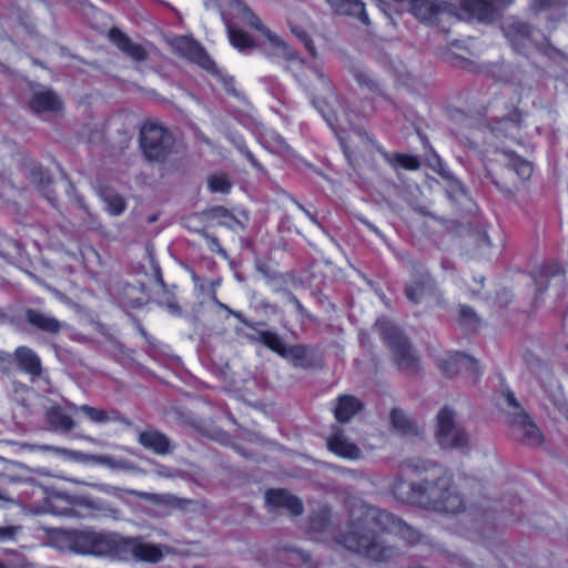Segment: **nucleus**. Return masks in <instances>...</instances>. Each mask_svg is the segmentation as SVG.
Returning a JSON list of instances; mask_svg holds the SVG:
<instances>
[{
  "label": "nucleus",
  "mask_w": 568,
  "mask_h": 568,
  "mask_svg": "<svg viewBox=\"0 0 568 568\" xmlns=\"http://www.w3.org/2000/svg\"><path fill=\"white\" fill-rule=\"evenodd\" d=\"M110 40L123 52L129 54L135 61H143L146 59V52L140 44L133 43L124 33L119 29H111L109 32Z\"/></svg>",
  "instance_id": "22"
},
{
  "label": "nucleus",
  "mask_w": 568,
  "mask_h": 568,
  "mask_svg": "<svg viewBox=\"0 0 568 568\" xmlns=\"http://www.w3.org/2000/svg\"><path fill=\"white\" fill-rule=\"evenodd\" d=\"M375 327L382 339L393 352L398 368L402 371L415 369L417 366V357L399 328L386 318L377 320Z\"/></svg>",
  "instance_id": "7"
},
{
  "label": "nucleus",
  "mask_w": 568,
  "mask_h": 568,
  "mask_svg": "<svg viewBox=\"0 0 568 568\" xmlns=\"http://www.w3.org/2000/svg\"><path fill=\"white\" fill-rule=\"evenodd\" d=\"M104 557L118 560H141L158 562L163 557L162 549L139 538L123 537L108 532Z\"/></svg>",
  "instance_id": "5"
},
{
  "label": "nucleus",
  "mask_w": 568,
  "mask_h": 568,
  "mask_svg": "<svg viewBox=\"0 0 568 568\" xmlns=\"http://www.w3.org/2000/svg\"><path fill=\"white\" fill-rule=\"evenodd\" d=\"M0 568H4L2 564H0Z\"/></svg>",
  "instance_id": "60"
},
{
  "label": "nucleus",
  "mask_w": 568,
  "mask_h": 568,
  "mask_svg": "<svg viewBox=\"0 0 568 568\" xmlns=\"http://www.w3.org/2000/svg\"><path fill=\"white\" fill-rule=\"evenodd\" d=\"M172 47L182 57L215 75L229 92L233 91V78L227 77L220 71L215 62L210 58L200 43L189 37H178L172 41Z\"/></svg>",
  "instance_id": "8"
},
{
  "label": "nucleus",
  "mask_w": 568,
  "mask_h": 568,
  "mask_svg": "<svg viewBox=\"0 0 568 568\" xmlns=\"http://www.w3.org/2000/svg\"><path fill=\"white\" fill-rule=\"evenodd\" d=\"M47 420L50 428L54 432L68 433L75 427V422L61 406L49 408Z\"/></svg>",
  "instance_id": "25"
},
{
  "label": "nucleus",
  "mask_w": 568,
  "mask_h": 568,
  "mask_svg": "<svg viewBox=\"0 0 568 568\" xmlns=\"http://www.w3.org/2000/svg\"><path fill=\"white\" fill-rule=\"evenodd\" d=\"M230 13L260 33L258 44L267 57L290 63L288 69L294 73L297 82L310 92L312 104L339 140L348 163L353 168L358 166L361 164L359 154L348 145L343 136L347 128L353 124L352 118L322 68L307 65L300 59L297 52L283 38L267 28L243 1L232 2Z\"/></svg>",
  "instance_id": "1"
},
{
  "label": "nucleus",
  "mask_w": 568,
  "mask_h": 568,
  "mask_svg": "<svg viewBox=\"0 0 568 568\" xmlns=\"http://www.w3.org/2000/svg\"><path fill=\"white\" fill-rule=\"evenodd\" d=\"M376 4L378 7V9L385 14L392 21H394V18L390 13V4L385 1V0H377L376 1Z\"/></svg>",
  "instance_id": "45"
},
{
  "label": "nucleus",
  "mask_w": 568,
  "mask_h": 568,
  "mask_svg": "<svg viewBox=\"0 0 568 568\" xmlns=\"http://www.w3.org/2000/svg\"><path fill=\"white\" fill-rule=\"evenodd\" d=\"M474 281L477 285V288H471V294H476L479 291V288L483 286L484 277L483 276L474 277Z\"/></svg>",
  "instance_id": "52"
},
{
  "label": "nucleus",
  "mask_w": 568,
  "mask_h": 568,
  "mask_svg": "<svg viewBox=\"0 0 568 568\" xmlns=\"http://www.w3.org/2000/svg\"><path fill=\"white\" fill-rule=\"evenodd\" d=\"M510 424L515 436L531 447H537L542 444L544 437L538 426L531 420L525 410L516 414L510 418Z\"/></svg>",
  "instance_id": "14"
},
{
  "label": "nucleus",
  "mask_w": 568,
  "mask_h": 568,
  "mask_svg": "<svg viewBox=\"0 0 568 568\" xmlns=\"http://www.w3.org/2000/svg\"><path fill=\"white\" fill-rule=\"evenodd\" d=\"M100 197L104 203L105 210L111 215H120L126 209L125 200L109 187H103L100 190Z\"/></svg>",
  "instance_id": "30"
},
{
  "label": "nucleus",
  "mask_w": 568,
  "mask_h": 568,
  "mask_svg": "<svg viewBox=\"0 0 568 568\" xmlns=\"http://www.w3.org/2000/svg\"><path fill=\"white\" fill-rule=\"evenodd\" d=\"M108 532L93 530H73L68 535L72 551L82 555L104 556Z\"/></svg>",
  "instance_id": "11"
},
{
  "label": "nucleus",
  "mask_w": 568,
  "mask_h": 568,
  "mask_svg": "<svg viewBox=\"0 0 568 568\" xmlns=\"http://www.w3.org/2000/svg\"><path fill=\"white\" fill-rule=\"evenodd\" d=\"M459 321L463 325L475 328L477 326L478 320L474 311L468 306H462L459 311Z\"/></svg>",
  "instance_id": "38"
},
{
  "label": "nucleus",
  "mask_w": 568,
  "mask_h": 568,
  "mask_svg": "<svg viewBox=\"0 0 568 568\" xmlns=\"http://www.w3.org/2000/svg\"><path fill=\"white\" fill-rule=\"evenodd\" d=\"M518 123L514 119L504 118L498 122V126L493 128L489 133L488 138H486L488 141V145L494 148V154L495 159L494 161L499 162L501 164L507 165L510 168L520 180L525 181L528 180L532 174V165L529 161L524 160L523 158L516 155L513 151L509 149H501L497 145V143L493 140H499L501 135H504V132H506V135H514L518 131Z\"/></svg>",
  "instance_id": "6"
},
{
  "label": "nucleus",
  "mask_w": 568,
  "mask_h": 568,
  "mask_svg": "<svg viewBox=\"0 0 568 568\" xmlns=\"http://www.w3.org/2000/svg\"><path fill=\"white\" fill-rule=\"evenodd\" d=\"M433 281L428 274H420V276L413 283L407 284L405 288L406 297L409 302L418 304L423 302L425 296L433 290Z\"/></svg>",
  "instance_id": "26"
},
{
  "label": "nucleus",
  "mask_w": 568,
  "mask_h": 568,
  "mask_svg": "<svg viewBox=\"0 0 568 568\" xmlns=\"http://www.w3.org/2000/svg\"><path fill=\"white\" fill-rule=\"evenodd\" d=\"M293 300H294V302H295L296 306H297L298 308H302V305H301L300 301H298V300H296L295 297H294Z\"/></svg>",
  "instance_id": "57"
},
{
  "label": "nucleus",
  "mask_w": 568,
  "mask_h": 568,
  "mask_svg": "<svg viewBox=\"0 0 568 568\" xmlns=\"http://www.w3.org/2000/svg\"><path fill=\"white\" fill-rule=\"evenodd\" d=\"M354 135L363 141L367 151L375 149L382 154L384 160L395 169L403 168L414 171L419 168V161L415 156L402 153L390 154L386 152L381 145H378L374 140L369 139L368 136L364 135L362 132L357 130L354 131Z\"/></svg>",
  "instance_id": "15"
},
{
  "label": "nucleus",
  "mask_w": 568,
  "mask_h": 568,
  "mask_svg": "<svg viewBox=\"0 0 568 568\" xmlns=\"http://www.w3.org/2000/svg\"><path fill=\"white\" fill-rule=\"evenodd\" d=\"M501 29L509 44L516 51H521L535 42L536 31L519 18L509 17L505 19Z\"/></svg>",
  "instance_id": "12"
},
{
  "label": "nucleus",
  "mask_w": 568,
  "mask_h": 568,
  "mask_svg": "<svg viewBox=\"0 0 568 568\" xmlns=\"http://www.w3.org/2000/svg\"><path fill=\"white\" fill-rule=\"evenodd\" d=\"M305 354H306L305 348L301 345H296V346H291L288 348H286L284 346V354H281V355L284 357H287V358L300 361L305 357Z\"/></svg>",
  "instance_id": "40"
},
{
  "label": "nucleus",
  "mask_w": 568,
  "mask_h": 568,
  "mask_svg": "<svg viewBox=\"0 0 568 568\" xmlns=\"http://www.w3.org/2000/svg\"><path fill=\"white\" fill-rule=\"evenodd\" d=\"M439 367L447 375H454L463 371L477 375L480 369L476 359L462 353L447 354L445 358L439 361Z\"/></svg>",
  "instance_id": "16"
},
{
  "label": "nucleus",
  "mask_w": 568,
  "mask_h": 568,
  "mask_svg": "<svg viewBox=\"0 0 568 568\" xmlns=\"http://www.w3.org/2000/svg\"><path fill=\"white\" fill-rule=\"evenodd\" d=\"M30 106L37 113L57 112L61 109V101L53 91L45 89L33 93Z\"/></svg>",
  "instance_id": "21"
},
{
  "label": "nucleus",
  "mask_w": 568,
  "mask_h": 568,
  "mask_svg": "<svg viewBox=\"0 0 568 568\" xmlns=\"http://www.w3.org/2000/svg\"><path fill=\"white\" fill-rule=\"evenodd\" d=\"M68 407L72 412H78V410L82 412L83 414H85L88 416V418L91 422H93L95 424H105L110 420V417L108 416L106 412H104L102 409H98V408L89 406V405L77 406V405L70 404Z\"/></svg>",
  "instance_id": "32"
},
{
  "label": "nucleus",
  "mask_w": 568,
  "mask_h": 568,
  "mask_svg": "<svg viewBox=\"0 0 568 568\" xmlns=\"http://www.w3.org/2000/svg\"><path fill=\"white\" fill-rule=\"evenodd\" d=\"M27 321L34 327H37L40 331L55 334L60 332V329L63 326V323L58 321L55 317H53L50 314L42 313L40 311L36 310H28L27 311Z\"/></svg>",
  "instance_id": "24"
},
{
  "label": "nucleus",
  "mask_w": 568,
  "mask_h": 568,
  "mask_svg": "<svg viewBox=\"0 0 568 568\" xmlns=\"http://www.w3.org/2000/svg\"><path fill=\"white\" fill-rule=\"evenodd\" d=\"M166 306V310L173 314V315H179L181 313V310L178 305V303L174 301V300H170L168 301V303L165 304Z\"/></svg>",
  "instance_id": "49"
},
{
  "label": "nucleus",
  "mask_w": 568,
  "mask_h": 568,
  "mask_svg": "<svg viewBox=\"0 0 568 568\" xmlns=\"http://www.w3.org/2000/svg\"><path fill=\"white\" fill-rule=\"evenodd\" d=\"M328 518V510L327 509H324L323 510V514L321 516V518H313L312 519V523H311V526L313 529L317 528V527H321V526H325L326 525V519Z\"/></svg>",
  "instance_id": "47"
},
{
  "label": "nucleus",
  "mask_w": 568,
  "mask_h": 568,
  "mask_svg": "<svg viewBox=\"0 0 568 568\" xmlns=\"http://www.w3.org/2000/svg\"><path fill=\"white\" fill-rule=\"evenodd\" d=\"M265 501L272 509L284 508L292 515H301L303 505L298 498L284 489H270L265 493Z\"/></svg>",
  "instance_id": "17"
},
{
  "label": "nucleus",
  "mask_w": 568,
  "mask_h": 568,
  "mask_svg": "<svg viewBox=\"0 0 568 568\" xmlns=\"http://www.w3.org/2000/svg\"><path fill=\"white\" fill-rule=\"evenodd\" d=\"M211 214L220 225L225 226L232 231H237L239 229L243 227V223L222 206L212 209Z\"/></svg>",
  "instance_id": "31"
},
{
  "label": "nucleus",
  "mask_w": 568,
  "mask_h": 568,
  "mask_svg": "<svg viewBox=\"0 0 568 568\" xmlns=\"http://www.w3.org/2000/svg\"><path fill=\"white\" fill-rule=\"evenodd\" d=\"M19 367L32 376H40L42 373L41 359L34 351L27 346H20L14 352Z\"/></svg>",
  "instance_id": "23"
},
{
  "label": "nucleus",
  "mask_w": 568,
  "mask_h": 568,
  "mask_svg": "<svg viewBox=\"0 0 568 568\" xmlns=\"http://www.w3.org/2000/svg\"><path fill=\"white\" fill-rule=\"evenodd\" d=\"M327 2L341 14L353 16L366 26L371 23L365 4L361 0H327Z\"/></svg>",
  "instance_id": "20"
},
{
  "label": "nucleus",
  "mask_w": 568,
  "mask_h": 568,
  "mask_svg": "<svg viewBox=\"0 0 568 568\" xmlns=\"http://www.w3.org/2000/svg\"><path fill=\"white\" fill-rule=\"evenodd\" d=\"M347 473L355 476V473L353 470H347Z\"/></svg>",
  "instance_id": "59"
},
{
  "label": "nucleus",
  "mask_w": 568,
  "mask_h": 568,
  "mask_svg": "<svg viewBox=\"0 0 568 568\" xmlns=\"http://www.w3.org/2000/svg\"><path fill=\"white\" fill-rule=\"evenodd\" d=\"M478 244H479V246H487V247H489L491 245V241H490L489 236L487 235V233L483 232L479 234Z\"/></svg>",
  "instance_id": "50"
},
{
  "label": "nucleus",
  "mask_w": 568,
  "mask_h": 568,
  "mask_svg": "<svg viewBox=\"0 0 568 568\" xmlns=\"http://www.w3.org/2000/svg\"><path fill=\"white\" fill-rule=\"evenodd\" d=\"M455 193L459 196H466L465 189L459 181H455L452 185V190L448 191L449 196H454L453 194Z\"/></svg>",
  "instance_id": "46"
},
{
  "label": "nucleus",
  "mask_w": 568,
  "mask_h": 568,
  "mask_svg": "<svg viewBox=\"0 0 568 568\" xmlns=\"http://www.w3.org/2000/svg\"><path fill=\"white\" fill-rule=\"evenodd\" d=\"M214 303L222 310H225L227 313L232 314L233 316H235L236 318H239L242 323L246 324L247 323L244 321L242 314L240 312H235V311H232L229 306H226L225 304L221 303L217 298H213Z\"/></svg>",
  "instance_id": "44"
},
{
  "label": "nucleus",
  "mask_w": 568,
  "mask_h": 568,
  "mask_svg": "<svg viewBox=\"0 0 568 568\" xmlns=\"http://www.w3.org/2000/svg\"><path fill=\"white\" fill-rule=\"evenodd\" d=\"M41 450H45V452H53V453H57V454H67L68 450L64 449V448H59V447H53V446H41L40 447Z\"/></svg>",
  "instance_id": "51"
},
{
  "label": "nucleus",
  "mask_w": 568,
  "mask_h": 568,
  "mask_svg": "<svg viewBox=\"0 0 568 568\" xmlns=\"http://www.w3.org/2000/svg\"><path fill=\"white\" fill-rule=\"evenodd\" d=\"M300 207H301V210H303V212H304V213H305V214H306L311 220H313V217H312V215H311V213H310L308 211H306V210H305V209H303L302 206H300Z\"/></svg>",
  "instance_id": "56"
},
{
  "label": "nucleus",
  "mask_w": 568,
  "mask_h": 568,
  "mask_svg": "<svg viewBox=\"0 0 568 568\" xmlns=\"http://www.w3.org/2000/svg\"><path fill=\"white\" fill-rule=\"evenodd\" d=\"M422 470H426V467H419L412 463L402 465L399 475L392 485L394 497L403 503L418 505L436 511H460L464 501L456 489L452 487L449 477H439L436 483L432 484L428 481L416 484L407 480L410 473L419 474Z\"/></svg>",
  "instance_id": "3"
},
{
  "label": "nucleus",
  "mask_w": 568,
  "mask_h": 568,
  "mask_svg": "<svg viewBox=\"0 0 568 568\" xmlns=\"http://www.w3.org/2000/svg\"><path fill=\"white\" fill-rule=\"evenodd\" d=\"M156 276H158V281H159V283H160L161 285H164V283H163V278H162V276H161V274H160V271H159V270H156Z\"/></svg>",
  "instance_id": "54"
},
{
  "label": "nucleus",
  "mask_w": 568,
  "mask_h": 568,
  "mask_svg": "<svg viewBox=\"0 0 568 568\" xmlns=\"http://www.w3.org/2000/svg\"><path fill=\"white\" fill-rule=\"evenodd\" d=\"M140 143L148 160L161 161L170 152L173 139L165 128L150 122L141 129Z\"/></svg>",
  "instance_id": "10"
},
{
  "label": "nucleus",
  "mask_w": 568,
  "mask_h": 568,
  "mask_svg": "<svg viewBox=\"0 0 568 568\" xmlns=\"http://www.w3.org/2000/svg\"><path fill=\"white\" fill-rule=\"evenodd\" d=\"M493 7L488 0H459V6L455 4V13L449 17L458 21H479L484 22L490 19Z\"/></svg>",
  "instance_id": "13"
},
{
  "label": "nucleus",
  "mask_w": 568,
  "mask_h": 568,
  "mask_svg": "<svg viewBox=\"0 0 568 568\" xmlns=\"http://www.w3.org/2000/svg\"><path fill=\"white\" fill-rule=\"evenodd\" d=\"M505 398L510 407H513L514 412L511 413V417H515L516 414L520 413V410H524L519 403L517 402L515 394L511 390H507L505 393Z\"/></svg>",
  "instance_id": "43"
},
{
  "label": "nucleus",
  "mask_w": 568,
  "mask_h": 568,
  "mask_svg": "<svg viewBox=\"0 0 568 568\" xmlns=\"http://www.w3.org/2000/svg\"><path fill=\"white\" fill-rule=\"evenodd\" d=\"M139 442L142 446L153 450L155 454L162 455L170 452V440L168 437L155 430L141 433Z\"/></svg>",
  "instance_id": "28"
},
{
  "label": "nucleus",
  "mask_w": 568,
  "mask_h": 568,
  "mask_svg": "<svg viewBox=\"0 0 568 568\" xmlns=\"http://www.w3.org/2000/svg\"><path fill=\"white\" fill-rule=\"evenodd\" d=\"M358 514H352L351 531L339 540L347 549L358 552L374 561H383L394 554L392 547L377 539V531L398 535L408 542H416L417 531L393 514L376 507L361 505Z\"/></svg>",
  "instance_id": "2"
},
{
  "label": "nucleus",
  "mask_w": 568,
  "mask_h": 568,
  "mask_svg": "<svg viewBox=\"0 0 568 568\" xmlns=\"http://www.w3.org/2000/svg\"><path fill=\"white\" fill-rule=\"evenodd\" d=\"M328 449L338 457L346 459H359L362 456L361 449L351 443L339 429H335L327 439Z\"/></svg>",
  "instance_id": "18"
},
{
  "label": "nucleus",
  "mask_w": 568,
  "mask_h": 568,
  "mask_svg": "<svg viewBox=\"0 0 568 568\" xmlns=\"http://www.w3.org/2000/svg\"><path fill=\"white\" fill-rule=\"evenodd\" d=\"M209 187L212 192L227 193L231 190V183L225 175H212L209 179Z\"/></svg>",
  "instance_id": "36"
},
{
  "label": "nucleus",
  "mask_w": 568,
  "mask_h": 568,
  "mask_svg": "<svg viewBox=\"0 0 568 568\" xmlns=\"http://www.w3.org/2000/svg\"><path fill=\"white\" fill-rule=\"evenodd\" d=\"M528 11L534 14L555 7H562L564 14H568V0H528Z\"/></svg>",
  "instance_id": "33"
},
{
  "label": "nucleus",
  "mask_w": 568,
  "mask_h": 568,
  "mask_svg": "<svg viewBox=\"0 0 568 568\" xmlns=\"http://www.w3.org/2000/svg\"><path fill=\"white\" fill-rule=\"evenodd\" d=\"M390 424L396 433L404 436L417 435L419 433L418 426L397 408L390 412Z\"/></svg>",
  "instance_id": "29"
},
{
  "label": "nucleus",
  "mask_w": 568,
  "mask_h": 568,
  "mask_svg": "<svg viewBox=\"0 0 568 568\" xmlns=\"http://www.w3.org/2000/svg\"><path fill=\"white\" fill-rule=\"evenodd\" d=\"M19 489L14 491H0V507H10L11 505H24L28 497H38L41 504H33L29 506V511L38 514H51L61 517H82L83 515L78 510L79 504L61 494H47L43 487L31 484L21 483L18 485Z\"/></svg>",
  "instance_id": "4"
},
{
  "label": "nucleus",
  "mask_w": 568,
  "mask_h": 568,
  "mask_svg": "<svg viewBox=\"0 0 568 568\" xmlns=\"http://www.w3.org/2000/svg\"><path fill=\"white\" fill-rule=\"evenodd\" d=\"M44 196L48 199V201H50V202L53 201V197L51 196V194L49 192H45Z\"/></svg>",
  "instance_id": "55"
},
{
  "label": "nucleus",
  "mask_w": 568,
  "mask_h": 568,
  "mask_svg": "<svg viewBox=\"0 0 568 568\" xmlns=\"http://www.w3.org/2000/svg\"><path fill=\"white\" fill-rule=\"evenodd\" d=\"M31 180L33 183H36L38 186L45 190V187L51 183L50 175L43 171L41 166H36L31 171Z\"/></svg>",
  "instance_id": "37"
},
{
  "label": "nucleus",
  "mask_w": 568,
  "mask_h": 568,
  "mask_svg": "<svg viewBox=\"0 0 568 568\" xmlns=\"http://www.w3.org/2000/svg\"><path fill=\"white\" fill-rule=\"evenodd\" d=\"M361 409L362 403L356 397L351 395L341 396L334 410L335 418L339 423H347Z\"/></svg>",
  "instance_id": "27"
},
{
  "label": "nucleus",
  "mask_w": 568,
  "mask_h": 568,
  "mask_svg": "<svg viewBox=\"0 0 568 568\" xmlns=\"http://www.w3.org/2000/svg\"><path fill=\"white\" fill-rule=\"evenodd\" d=\"M442 448L463 449L468 446L469 436L456 419V413L449 407H443L437 414L435 432Z\"/></svg>",
  "instance_id": "9"
},
{
  "label": "nucleus",
  "mask_w": 568,
  "mask_h": 568,
  "mask_svg": "<svg viewBox=\"0 0 568 568\" xmlns=\"http://www.w3.org/2000/svg\"><path fill=\"white\" fill-rule=\"evenodd\" d=\"M204 239H205V241H206V243H207V245H209L211 251L216 252V253H219L220 255H222L224 257L226 256V252L220 245V242H219L217 237H215V236H213L211 234L205 233L204 234Z\"/></svg>",
  "instance_id": "42"
},
{
  "label": "nucleus",
  "mask_w": 568,
  "mask_h": 568,
  "mask_svg": "<svg viewBox=\"0 0 568 568\" xmlns=\"http://www.w3.org/2000/svg\"><path fill=\"white\" fill-rule=\"evenodd\" d=\"M357 84L374 94H384V91L375 75L359 62H351L347 67Z\"/></svg>",
  "instance_id": "19"
},
{
  "label": "nucleus",
  "mask_w": 568,
  "mask_h": 568,
  "mask_svg": "<svg viewBox=\"0 0 568 568\" xmlns=\"http://www.w3.org/2000/svg\"><path fill=\"white\" fill-rule=\"evenodd\" d=\"M257 339L272 351L278 354H284V343L276 333L271 331H260L257 332Z\"/></svg>",
  "instance_id": "34"
},
{
  "label": "nucleus",
  "mask_w": 568,
  "mask_h": 568,
  "mask_svg": "<svg viewBox=\"0 0 568 568\" xmlns=\"http://www.w3.org/2000/svg\"><path fill=\"white\" fill-rule=\"evenodd\" d=\"M232 141L233 143L235 144V146L237 148V150L244 154L246 156V159L251 162V164L256 168V169H260V164L258 162L256 161L255 156L253 155V153L247 149L244 140L242 139V136H239V135H235L232 138Z\"/></svg>",
  "instance_id": "39"
},
{
  "label": "nucleus",
  "mask_w": 568,
  "mask_h": 568,
  "mask_svg": "<svg viewBox=\"0 0 568 568\" xmlns=\"http://www.w3.org/2000/svg\"><path fill=\"white\" fill-rule=\"evenodd\" d=\"M358 220L365 225L367 226V229L369 231H372L373 233H375L377 236L379 237H383V234L382 232L379 231V229L377 226H375L374 224H372L368 220H366L365 217L363 216H358Z\"/></svg>",
  "instance_id": "48"
},
{
  "label": "nucleus",
  "mask_w": 568,
  "mask_h": 568,
  "mask_svg": "<svg viewBox=\"0 0 568 568\" xmlns=\"http://www.w3.org/2000/svg\"><path fill=\"white\" fill-rule=\"evenodd\" d=\"M19 526H4L0 527V542L13 540L19 532Z\"/></svg>",
  "instance_id": "41"
},
{
  "label": "nucleus",
  "mask_w": 568,
  "mask_h": 568,
  "mask_svg": "<svg viewBox=\"0 0 568 568\" xmlns=\"http://www.w3.org/2000/svg\"><path fill=\"white\" fill-rule=\"evenodd\" d=\"M276 143L278 151L286 149V143L281 136H276Z\"/></svg>",
  "instance_id": "53"
},
{
  "label": "nucleus",
  "mask_w": 568,
  "mask_h": 568,
  "mask_svg": "<svg viewBox=\"0 0 568 568\" xmlns=\"http://www.w3.org/2000/svg\"><path fill=\"white\" fill-rule=\"evenodd\" d=\"M288 24V28L291 30V32L298 39L302 41V43L304 44L305 49L307 50V52L313 57L315 58L317 55V51L315 49V45L311 39V37L308 36V32L306 31V29H304L303 27L301 26H296L294 23H292L291 21L287 22Z\"/></svg>",
  "instance_id": "35"
},
{
  "label": "nucleus",
  "mask_w": 568,
  "mask_h": 568,
  "mask_svg": "<svg viewBox=\"0 0 568 568\" xmlns=\"http://www.w3.org/2000/svg\"><path fill=\"white\" fill-rule=\"evenodd\" d=\"M4 361V354L0 352V363Z\"/></svg>",
  "instance_id": "58"
}]
</instances>
